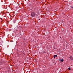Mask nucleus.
I'll list each match as a JSON object with an SVG mask.
<instances>
[{
    "mask_svg": "<svg viewBox=\"0 0 73 73\" xmlns=\"http://www.w3.org/2000/svg\"><path fill=\"white\" fill-rule=\"evenodd\" d=\"M36 14L35 13H31V16L32 17H34L35 16V15Z\"/></svg>",
    "mask_w": 73,
    "mask_h": 73,
    "instance_id": "1",
    "label": "nucleus"
},
{
    "mask_svg": "<svg viewBox=\"0 0 73 73\" xmlns=\"http://www.w3.org/2000/svg\"><path fill=\"white\" fill-rule=\"evenodd\" d=\"M69 58H70V59H71V60H73V57L72 56H70L69 57Z\"/></svg>",
    "mask_w": 73,
    "mask_h": 73,
    "instance_id": "2",
    "label": "nucleus"
},
{
    "mask_svg": "<svg viewBox=\"0 0 73 73\" xmlns=\"http://www.w3.org/2000/svg\"><path fill=\"white\" fill-rule=\"evenodd\" d=\"M54 58H56V57H57V55H55L54 56Z\"/></svg>",
    "mask_w": 73,
    "mask_h": 73,
    "instance_id": "3",
    "label": "nucleus"
},
{
    "mask_svg": "<svg viewBox=\"0 0 73 73\" xmlns=\"http://www.w3.org/2000/svg\"><path fill=\"white\" fill-rule=\"evenodd\" d=\"M60 61H61V62H63L64 61V59L60 60Z\"/></svg>",
    "mask_w": 73,
    "mask_h": 73,
    "instance_id": "4",
    "label": "nucleus"
},
{
    "mask_svg": "<svg viewBox=\"0 0 73 73\" xmlns=\"http://www.w3.org/2000/svg\"><path fill=\"white\" fill-rule=\"evenodd\" d=\"M68 70H71V69H70V68L69 67L68 68Z\"/></svg>",
    "mask_w": 73,
    "mask_h": 73,
    "instance_id": "5",
    "label": "nucleus"
},
{
    "mask_svg": "<svg viewBox=\"0 0 73 73\" xmlns=\"http://www.w3.org/2000/svg\"><path fill=\"white\" fill-rule=\"evenodd\" d=\"M71 8H73V7H71Z\"/></svg>",
    "mask_w": 73,
    "mask_h": 73,
    "instance_id": "6",
    "label": "nucleus"
}]
</instances>
